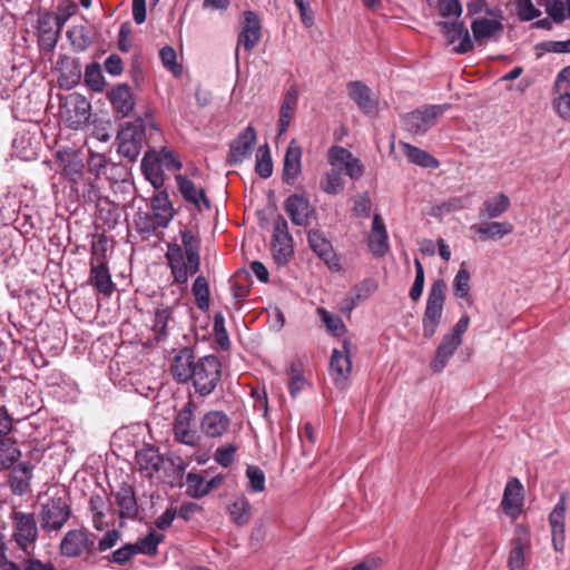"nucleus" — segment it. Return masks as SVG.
I'll return each instance as SVG.
<instances>
[{"instance_id":"423d86ee","label":"nucleus","mask_w":570,"mask_h":570,"mask_svg":"<svg viewBox=\"0 0 570 570\" xmlns=\"http://www.w3.org/2000/svg\"><path fill=\"white\" fill-rule=\"evenodd\" d=\"M71 515V508L62 497H51L40 509V525L46 532H57L62 529Z\"/></svg>"},{"instance_id":"6ab92c4d","label":"nucleus","mask_w":570,"mask_h":570,"mask_svg":"<svg viewBox=\"0 0 570 570\" xmlns=\"http://www.w3.org/2000/svg\"><path fill=\"white\" fill-rule=\"evenodd\" d=\"M255 141L256 131L254 127L247 126L230 144L227 163L229 165L240 164L249 155Z\"/></svg>"},{"instance_id":"393cba45","label":"nucleus","mask_w":570,"mask_h":570,"mask_svg":"<svg viewBox=\"0 0 570 570\" xmlns=\"http://www.w3.org/2000/svg\"><path fill=\"white\" fill-rule=\"evenodd\" d=\"M298 105V90L295 85H292L285 92L277 122L278 136L285 134L291 125V121L296 112Z\"/></svg>"},{"instance_id":"0e129e2a","label":"nucleus","mask_w":570,"mask_h":570,"mask_svg":"<svg viewBox=\"0 0 570 570\" xmlns=\"http://www.w3.org/2000/svg\"><path fill=\"white\" fill-rule=\"evenodd\" d=\"M136 556L134 544L127 543L124 547L117 549L111 554L105 557L108 562L125 564L131 560V558Z\"/></svg>"},{"instance_id":"5701e85b","label":"nucleus","mask_w":570,"mask_h":570,"mask_svg":"<svg viewBox=\"0 0 570 570\" xmlns=\"http://www.w3.org/2000/svg\"><path fill=\"white\" fill-rule=\"evenodd\" d=\"M302 171V148L295 139L291 140L287 146L284 166L283 180L286 184H293Z\"/></svg>"},{"instance_id":"864d4df0","label":"nucleus","mask_w":570,"mask_h":570,"mask_svg":"<svg viewBox=\"0 0 570 570\" xmlns=\"http://www.w3.org/2000/svg\"><path fill=\"white\" fill-rule=\"evenodd\" d=\"M205 480L197 473H188L186 476L187 494L191 498H203L207 495Z\"/></svg>"},{"instance_id":"20e7f679","label":"nucleus","mask_w":570,"mask_h":570,"mask_svg":"<svg viewBox=\"0 0 570 570\" xmlns=\"http://www.w3.org/2000/svg\"><path fill=\"white\" fill-rule=\"evenodd\" d=\"M222 365L215 355L200 357L191 377L195 391L202 396L209 395L220 381Z\"/></svg>"},{"instance_id":"473e14b6","label":"nucleus","mask_w":570,"mask_h":570,"mask_svg":"<svg viewBox=\"0 0 570 570\" xmlns=\"http://www.w3.org/2000/svg\"><path fill=\"white\" fill-rule=\"evenodd\" d=\"M174 308L170 306H159L154 313L151 331L157 342L165 341L168 337L169 330L174 321Z\"/></svg>"},{"instance_id":"aec40b11","label":"nucleus","mask_w":570,"mask_h":570,"mask_svg":"<svg viewBox=\"0 0 570 570\" xmlns=\"http://www.w3.org/2000/svg\"><path fill=\"white\" fill-rule=\"evenodd\" d=\"M58 171L70 181H78L83 173V161L73 150H59L56 155Z\"/></svg>"},{"instance_id":"412c9836","label":"nucleus","mask_w":570,"mask_h":570,"mask_svg":"<svg viewBox=\"0 0 570 570\" xmlns=\"http://www.w3.org/2000/svg\"><path fill=\"white\" fill-rule=\"evenodd\" d=\"M195 365L196 361L193 350L185 347L173 357L170 373L178 383H187L194 375Z\"/></svg>"},{"instance_id":"a878e982","label":"nucleus","mask_w":570,"mask_h":570,"mask_svg":"<svg viewBox=\"0 0 570 570\" xmlns=\"http://www.w3.org/2000/svg\"><path fill=\"white\" fill-rule=\"evenodd\" d=\"M501 507L504 513L513 519L520 514L522 507V484L518 479L508 481L504 488Z\"/></svg>"},{"instance_id":"338daca9","label":"nucleus","mask_w":570,"mask_h":570,"mask_svg":"<svg viewBox=\"0 0 570 570\" xmlns=\"http://www.w3.org/2000/svg\"><path fill=\"white\" fill-rule=\"evenodd\" d=\"M108 248V240L106 236L100 235L91 244V259L90 263H107L106 253Z\"/></svg>"},{"instance_id":"f03ea898","label":"nucleus","mask_w":570,"mask_h":570,"mask_svg":"<svg viewBox=\"0 0 570 570\" xmlns=\"http://www.w3.org/2000/svg\"><path fill=\"white\" fill-rule=\"evenodd\" d=\"M446 284L442 278L435 279L429 291L426 306L422 317L423 335L431 338L438 331L443 315Z\"/></svg>"},{"instance_id":"9d476101","label":"nucleus","mask_w":570,"mask_h":570,"mask_svg":"<svg viewBox=\"0 0 570 570\" xmlns=\"http://www.w3.org/2000/svg\"><path fill=\"white\" fill-rule=\"evenodd\" d=\"M351 341L344 338L342 350L334 348L330 362V375L338 389L346 386L352 372Z\"/></svg>"},{"instance_id":"4d7b16f0","label":"nucleus","mask_w":570,"mask_h":570,"mask_svg":"<svg viewBox=\"0 0 570 570\" xmlns=\"http://www.w3.org/2000/svg\"><path fill=\"white\" fill-rule=\"evenodd\" d=\"M213 328L218 345L223 350H227L229 347L230 342L227 331L225 328V318L222 313L215 314Z\"/></svg>"},{"instance_id":"13d9d810","label":"nucleus","mask_w":570,"mask_h":570,"mask_svg":"<svg viewBox=\"0 0 570 570\" xmlns=\"http://www.w3.org/2000/svg\"><path fill=\"white\" fill-rule=\"evenodd\" d=\"M318 313L330 332H332L336 336H340L345 333L346 326L338 316L332 315L324 308H318Z\"/></svg>"},{"instance_id":"79ce46f5","label":"nucleus","mask_w":570,"mask_h":570,"mask_svg":"<svg viewBox=\"0 0 570 570\" xmlns=\"http://www.w3.org/2000/svg\"><path fill=\"white\" fill-rule=\"evenodd\" d=\"M97 217L107 224L108 227H114L120 218V209L118 204L111 202L109 198L98 199Z\"/></svg>"},{"instance_id":"8fccbe9b","label":"nucleus","mask_w":570,"mask_h":570,"mask_svg":"<svg viewBox=\"0 0 570 570\" xmlns=\"http://www.w3.org/2000/svg\"><path fill=\"white\" fill-rule=\"evenodd\" d=\"M193 294L196 299L197 307L202 311H207L209 307V286L208 282L204 276L196 277L193 284Z\"/></svg>"},{"instance_id":"2eb2a0df","label":"nucleus","mask_w":570,"mask_h":570,"mask_svg":"<svg viewBox=\"0 0 570 570\" xmlns=\"http://www.w3.org/2000/svg\"><path fill=\"white\" fill-rule=\"evenodd\" d=\"M307 240L311 249L322 259L328 268L340 271V259L332 246V243L326 238L320 229H311L307 233Z\"/></svg>"},{"instance_id":"4be33fe9","label":"nucleus","mask_w":570,"mask_h":570,"mask_svg":"<svg viewBox=\"0 0 570 570\" xmlns=\"http://www.w3.org/2000/svg\"><path fill=\"white\" fill-rule=\"evenodd\" d=\"M175 180L179 193L187 203L195 205L199 210L203 208L210 209L212 205L204 188H198L189 178L181 174L176 175Z\"/></svg>"},{"instance_id":"dca6fc26","label":"nucleus","mask_w":570,"mask_h":570,"mask_svg":"<svg viewBox=\"0 0 570 570\" xmlns=\"http://www.w3.org/2000/svg\"><path fill=\"white\" fill-rule=\"evenodd\" d=\"M530 550L531 542L527 531L518 528L511 540V550L508 556L509 570H525Z\"/></svg>"},{"instance_id":"49530a36","label":"nucleus","mask_w":570,"mask_h":570,"mask_svg":"<svg viewBox=\"0 0 570 570\" xmlns=\"http://www.w3.org/2000/svg\"><path fill=\"white\" fill-rule=\"evenodd\" d=\"M344 179L340 170L331 169L321 178L320 187L327 195H337L344 189Z\"/></svg>"},{"instance_id":"f3484780","label":"nucleus","mask_w":570,"mask_h":570,"mask_svg":"<svg viewBox=\"0 0 570 570\" xmlns=\"http://www.w3.org/2000/svg\"><path fill=\"white\" fill-rule=\"evenodd\" d=\"M438 24L446 38L448 43L452 45L456 40H460V43L453 49L455 53L463 55L473 50L474 45L470 32L462 21H441Z\"/></svg>"},{"instance_id":"052dcab7","label":"nucleus","mask_w":570,"mask_h":570,"mask_svg":"<svg viewBox=\"0 0 570 570\" xmlns=\"http://www.w3.org/2000/svg\"><path fill=\"white\" fill-rule=\"evenodd\" d=\"M246 475L249 481V488L254 492H262L265 489V474L256 465H249L246 469Z\"/></svg>"},{"instance_id":"f257e3e1","label":"nucleus","mask_w":570,"mask_h":570,"mask_svg":"<svg viewBox=\"0 0 570 570\" xmlns=\"http://www.w3.org/2000/svg\"><path fill=\"white\" fill-rule=\"evenodd\" d=\"M147 130L160 134L158 126L154 121H150L147 126L141 118H138L134 122L125 124L117 135L118 154L129 161L137 160L141 153Z\"/></svg>"},{"instance_id":"72a5a7b5","label":"nucleus","mask_w":570,"mask_h":570,"mask_svg":"<svg viewBox=\"0 0 570 570\" xmlns=\"http://www.w3.org/2000/svg\"><path fill=\"white\" fill-rule=\"evenodd\" d=\"M108 96L112 107L122 116H128L134 110L135 100L128 85L116 86Z\"/></svg>"},{"instance_id":"bb28decb","label":"nucleus","mask_w":570,"mask_h":570,"mask_svg":"<svg viewBox=\"0 0 570 570\" xmlns=\"http://www.w3.org/2000/svg\"><path fill=\"white\" fill-rule=\"evenodd\" d=\"M245 24L238 36V46L250 51L261 40V21L253 11H245Z\"/></svg>"},{"instance_id":"3c124183","label":"nucleus","mask_w":570,"mask_h":570,"mask_svg":"<svg viewBox=\"0 0 570 570\" xmlns=\"http://www.w3.org/2000/svg\"><path fill=\"white\" fill-rule=\"evenodd\" d=\"M55 20L57 30H52L51 28L46 29V22H41L39 27L40 41L48 49H53L56 47L60 29L63 24V19L61 17L57 16Z\"/></svg>"},{"instance_id":"69168bd1","label":"nucleus","mask_w":570,"mask_h":570,"mask_svg":"<svg viewBox=\"0 0 570 570\" xmlns=\"http://www.w3.org/2000/svg\"><path fill=\"white\" fill-rule=\"evenodd\" d=\"M493 10H500L499 8L490 7L487 0H469L466 3V12L469 17H482L490 16Z\"/></svg>"},{"instance_id":"09e8293b","label":"nucleus","mask_w":570,"mask_h":570,"mask_svg":"<svg viewBox=\"0 0 570 570\" xmlns=\"http://www.w3.org/2000/svg\"><path fill=\"white\" fill-rule=\"evenodd\" d=\"M255 171L262 178H268L273 174V163L267 144L259 146L256 151Z\"/></svg>"},{"instance_id":"6e6d98bb","label":"nucleus","mask_w":570,"mask_h":570,"mask_svg":"<svg viewBox=\"0 0 570 570\" xmlns=\"http://www.w3.org/2000/svg\"><path fill=\"white\" fill-rule=\"evenodd\" d=\"M539 7H543L548 16L556 22L561 23L566 19V8L561 0H549L540 2Z\"/></svg>"},{"instance_id":"774afa93","label":"nucleus","mask_w":570,"mask_h":570,"mask_svg":"<svg viewBox=\"0 0 570 570\" xmlns=\"http://www.w3.org/2000/svg\"><path fill=\"white\" fill-rule=\"evenodd\" d=\"M559 94L558 98L554 100V109L558 115L566 119L570 120V92L568 91H556Z\"/></svg>"},{"instance_id":"603ef678","label":"nucleus","mask_w":570,"mask_h":570,"mask_svg":"<svg viewBox=\"0 0 570 570\" xmlns=\"http://www.w3.org/2000/svg\"><path fill=\"white\" fill-rule=\"evenodd\" d=\"M543 7H539L538 2L533 3L532 0H518L517 13L520 20L531 21L541 16Z\"/></svg>"},{"instance_id":"c756f323","label":"nucleus","mask_w":570,"mask_h":570,"mask_svg":"<svg viewBox=\"0 0 570 570\" xmlns=\"http://www.w3.org/2000/svg\"><path fill=\"white\" fill-rule=\"evenodd\" d=\"M566 497L561 495L558 503L549 515V522L552 532V542L556 550H560L564 541V517H566Z\"/></svg>"},{"instance_id":"4468645a","label":"nucleus","mask_w":570,"mask_h":570,"mask_svg":"<svg viewBox=\"0 0 570 570\" xmlns=\"http://www.w3.org/2000/svg\"><path fill=\"white\" fill-rule=\"evenodd\" d=\"M94 550L95 543L85 529L68 531L60 542V553L67 558H77L83 551L92 553Z\"/></svg>"},{"instance_id":"9b49d317","label":"nucleus","mask_w":570,"mask_h":570,"mask_svg":"<svg viewBox=\"0 0 570 570\" xmlns=\"http://www.w3.org/2000/svg\"><path fill=\"white\" fill-rule=\"evenodd\" d=\"M175 440L181 444L195 446L199 436L194 425V404L188 402L175 416L173 425Z\"/></svg>"},{"instance_id":"c03bdc74","label":"nucleus","mask_w":570,"mask_h":570,"mask_svg":"<svg viewBox=\"0 0 570 570\" xmlns=\"http://www.w3.org/2000/svg\"><path fill=\"white\" fill-rule=\"evenodd\" d=\"M163 534L151 530L146 537L138 539L134 544L136 554L155 557L158 553V546L164 540Z\"/></svg>"},{"instance_id":"58836bf2","label":"nucleus","mask_w":570,"mask_h":570,"mask_svg":"<svg viewBox=\"0 0 570 570\" xmlns=\"http://www.w3.org/2000/svg\"><path fill=\"white\" fill-rule=\"evenodd\" d=\"M472 228L475 229L478 234H480L481 240L489 238H502L513 232V225L509 222L485 223L481 225H474Z\"/></svg>"},{"instance_id":"f8f14e48","label":"nucleus","mask_w":570,"mask_h":570,"mask_svg":"<svg viewBox=\"0 0 570 570\" xmlns=\"http://www.w3.org/2000/svg\"><path fill=\"white\" fill-rule=\"evenodd\" d=\"M150 207L153 210V216L146 217L148 223L144 229L155 232L159 227H167L175 215V210L168 195L165 191L156 194L150 199Z\"/></svg>"},{"instance_id":"cd10ccee","label":"nucleus","mask_w":570,"mask_h":570,"mask_svg":"<svg viewBox=\"0 0 570 570\" xmlns=\"http://www.w3.org/2000/svg\"><path fill=\"white\" fill-rule=\"evenodd\" d=\"M32 478V465L22 462L19 463L16 466H12L8 484L11 490V492L16 495H23L26 494L30 489V481Z\"/></svg>"},{"instance_id":"a19ab883","label":"nucleus","mask_w":570,"mask_h":570,"mask_svg":"<svg viewBox=\"0 0 570 570\" xmlns=\"http://www.w3.org/2000/svg\"><path fill=\"white\" fill-rule=\"evenodd\" d=\"M141 170L145 177L150 181L155 188H159L164 184V176L160 165L154 157V154L146 153L141 160Z\"/></svg>"},{"instance_id":"39448f33","label":"nucleus","mask_w":570,"mask_h":570,"mask_svg":"<svg viewBox=\"0 0 570 570\" xmlns=\"http://www.w3.org/2000/svg\"><path fill=\"white\" fill-rule=\"evenodd\" d=\"M502 10H493L490 16L473 18L471 22V32L473 43L485 46L489 42L498 41L504 30Z\"/></svg>"},{"instance_id":"ddd939ff","label":"nucleus","mask_w":570,"mask_h":570,"mask_svg":"<svg viewBox=\"0 0 570 570\" xmlns=\"http://www.w3.org/2000/svg\"><path fill=\"white\" fill-rule=\"evenodd\" d=\"M284 209L294 225L307 227L316 218V209L303 195H291L284 202Z\"/></svg>"},{"instance_id":"7ed1b4c3","label":"nucleus","mask_w":570,"mask_h":570,"mask_svg":"<svg viewBox=\"0 0 570 570\" xmlns=\"http://www.w3.org/2000/svg\"><path fill=\"white\" fill-rule=\"evenodd\" d=\"M11 539L27 554H30L38 540L39 529L33 513L13 509L10 515Z\"/></svg>"},{"instance_id":"c85d7f7f","label":"nucleus","mask_w":570,"mask_h":570,"mask_svg":"<svg viewBox=\"0 0 570 570\" xmlns=\"http://www.w3.org/2000/svg\"><path fill=\"white\" fill-rule=\"evenodd\" d=\"M183 256L190 263L191 275L199 272L200 268V240L199 237L191 229H184L180 232Z\"/></svg>"},{"instance_id":"6e6552de","label":"nucleus","mask_w":570,"mask_h":570,"mask_svg":"<svg viewBox=\"0 0 570 570\" xmlns=\"http://www.w3.org/2000/svg\"><path fill=\"white\" fill-rule=\"evenodd\" d=\"M273 258L278 265H285L294 255L293 237L287 220L278 215L273 222Z\"/></svg>"},{"instance_id":"a18cd8bd","label":"nucleus","mask_w":570,"mask_h":570,"mask_svg":"<svg viewBox=\"0 0 570 570\" xmlns=\"http://www.w3.org/2000/svg\"><path fill=\"white\" fill-rule=\"evenodd\" d=\"M21 453L11 439L0 440V471L8 470L19 460Z\"/></svg>"},{"instance_id":"ea45409f","label":"nucleus","mask_w":570,"mask_h":570,"mask_svg":"<svg viewBox=\"0 0 570 570\" xmlns=\"http://www.w3.org/2000/svg\"><path fill=\"white\" fill-rule=\"evenodd\" d=\"M401 148L409 161L424 168H438L440 163L428 151L412 146L407 142H401Z\"/></svg>"},{"instance_id":"bf43d9fd","label":"nucleus","mask_w":570,"mask_h":570,"mask_svg":"<svg viewBox=\"0 0 570 570\" xmlns=\"http://www.w3.org/2000/svg\"><path fill=\"white\" fill-rule=\"evenodd\" d=\"M147 153L154 154V157L157 159L158 164H164L169 169L179 170L183 166L175 156L174 151L167 148H161L159 151L148 150Z\"/></svg>"},{"instance_id":"de8ad7c7","label":"nucleus","mask_w":570,"mask_h":570,"mask_svg":"<svg viewBox=\"0 0 570 570\" xmlns=\"http://www.w3.org/2000/svg\"><path fill=\"white\" fill-rule=\"evenodd\" d=\"M470 272L465 267V263H462L458 271L453 282V294L459 298H463L468 302L471 301L470 295Z\"/></svg>"},{"instance_id":"e2e57ef3","label":"nucleus","mask_w":570,"mask_h":570,"mask_svg":"<svg viewBox=\"0 0 570 570\" xmlns=\"http://www.w3.org/2000/svg\"><path fill=\"white\" fill-rule=\"evenodd\" d=\"M137 459L141 469L149 471L150 474L153 471L158 470L160 459L156 451L151 450V448L149 450L137 453Z\"/></svg>"},{"instance_id":"5fc2aeb1","label":"nucleus","mask_w":570,"mask_h":570,"mask_svg":"<svg viewBox=\"0 0 570 570\" xmlns=\"http://www.w3.org/2000/svg\"><path fill=\"white\" fill-rule=\"evenodd\" d=\"M67 37L70 40L73 50L77 52L85 51L90 45V40L82 27H72L67 31Z\"/></svg>"},{"instance_id":"1a4fd4ad","label":"nucleus","mask_w":570,"mask_h":570,"mask_svg":"<svg viewBox=\"0 0 570 570\" xmlns=\"http://www.w3.org/2000/svg\"><path fill=\"white\" fill-rule=\"evenodd\" d=\"M445 106H426L402 116V126L413 135H423L433 127Z\"/></svg>"},{"instance_id":"e433bc0d","label":"nucleus","mask_w":570,"mask_h":570,"mask_svg":"<svg viewBox=\"0 0 570 570\" xmlns=\"http://www.w3.org/2000/svg\"><path fill=\"white\" fill-rule=\"evenodd\" d=\"M90 282L102 294L110 295L114 284L107 263H90Z\"/></svg>"},{"instance_id":"a211bd4d","label":"nucleus","mask_w":570,"mask_h":570,"mask_svg":"<svg viewBox=\"0 0 570 570\" xmlns=\"http://www.w3.org/2000/svg\"><path fill=\"white\" fill-rule=\"evenodd\" d=\"M166 258L174 278L173 284L185 287L188 283V275L191 274V269L190 263L188 261L185 262L183 248L178 244H169Z\"/></svg>"},{"instance_id":"0eeeda50","label":"nucleus","mask_w":570,"mask_h":570,"mask_svg":"<svg viewBox=\"0 0 570 570\" xmlns=\"http://www.w3.org/2000/svg\"><path fill=\"white\" fill-rule=\"evenodd\" d=\"M89 101L79 94L66 97L61 105L60 115L66 125L71 129H80L86 126L91 115Z\"/></svg>"},{"instance_id":"7c9ffc66","label":"nucleus","mask_w":570,"mask_h":570,"mask_svg":"<svg viewBox=\"0 0 570 570\" xmlns=\"http://www.w3.org/2000/svg\"><path fill=\"white\" fill-rule=\"evenodd\" d=\"M229 425L230 420L224 412L210 411L203 416L200 430L208 438H220Z\"/></svg>"},{"instance_id":"f704fd0d","label":"nucleus","mask_w":570,"mask_h":570,"mask_svg":"<svg viewBox=\"0 0 570 570\" xmlns=\"http://www.w3.org/2000/svg\"><path fill=\"white\" fill-rule=\"evenodd\" d=\"M347 88L350 98L364 114H371L375 110L376 104L371 98V89L365 83L362 81H351Z\"/></svg>"},{"instance_id":"37998d69","label":"nucleus","mask_w":570,"mask_h":570,"mask_svg":"<svg viewBox=\"0 0 570 570\" xmlns=\"http://www.w3.org/2000/svg\"><path fill=\"white\" fill-rule=\"evenodd\" d=\"M228 512L232 521L238 525L244 527L250 520V504L245 497L237 498L228 505Z\"/></svg>"},{"instance_id":"2f4dec72","label":"nucleus","mask_w":570,"mask_h":570,"mask_svg":"<svg viewBox=\"0 0 570 570\" xmlns=\"http://www.w3.org/2000/svg\"><path fill=\"white\" fill-rule=\"evenodd\" d=\"M462 340L454 338L453 335L445 334L441 343L439 344L435 356L432 360L430 366L433 372L440 373L446 366L448 361L455 353L458 347L461 345Z\"/></svg>"},{"instance_id":"b1692460","label":"nucleus","mask_w":570,"mask_h":570,"mask_svg":"<svg viewBox=\"0 0 570 570\" xmlns=\"http://www.w3.org/2000/svg\"><path fill=\"white\" fill-rule=\"evenodd\" d=\"M368 247L371 253L377 257L384 256L390 248L386 227L380 214L373 216Z\"/></svg>"},{"instance_id":"680f3d73","label":"nucleus","mask_w":570,"mask_h":570,"mask_svg":"<svg viewBox=\"0 0 570 570\" xmlns=\"http://www.w3.org/2000/svg\"><path fill=\"white\" fill-rule=\"evenodd\" d=\"M352 157H354L353 154L341 146H332L327 153V159L331 166H345Z\"/></svg>"},{"instance_id":"4c0bfd02","label":"nucleus","mask_w":570,"mask_h":570,"mask_svg":"<svg viewBox=\"0 0 570 570\" xmlns=\"http://www.w3.org/2000/svg\"><path fill=\"white\" fill-rule=\"evenodd\" d=\"M510 208V199L509 197L500 193L492 198H488L483 202L482 207L480 208V216L492 219L499 217L500 215L508 212Z\"/></svg>"},{"instance_id":"c9c22d12","label":"nucleus","mask_w":570,"mask_h":570,"mask_svg":"<svg viewBox=\"0 0 570 570\" xmlns=\"http://www.w3.org/2000/svg\"><path fill=\"white\" fill-rule=\"evenodd\" d=\"M119 513L122 518H135L138 514V504L135 491L130 485H122L115 494Z\"/></svg>"}]
</instances>
